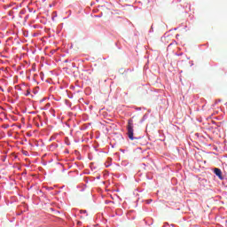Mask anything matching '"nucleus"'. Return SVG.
Instances as JSON below:
<instances>
[{"mask_svg":"<svg viewBox=\"0 0 227 227\" xmlns=\"http://www.w3.org/2000/svg\"><path fill=\"white\" fill-rule=\"evenodd\" d=\"M127 130H128V137L131 141H134V122L132 121V120H129L128 121Z\"/></svg>","mask_w":227,"mask_h":227,"instance_id":"nucleus-1","label":"nucleus"},{"mask_svg":"<svg viewBox=\"0 0 227 227\" xmlns=\"http://www.w3.org/2000/svg\"><path fill=\"white\" fill-rule=\"evenodd\" d=\"M215 174L216 175V176H219V178H221V176H223V172H221V169L219 168H215Z\"/></svg>","mask_w":227,"mask_h":227,"instance_id":"nucleus-2","label":"nucleus"},{"mask_svg":"<svg viewBox=\"0 0 227 227\" xmlns=\"http://www.w3.org/2000/svg\"><path fill=\"white\" fill-rule=\"evenodd\" d=\"M146 203H152V200H146Z\"/></svg>","mask_w":227,"mask_h":227,"instance_id":"nucleus-3","label":"nucleus"}]
</instances>
